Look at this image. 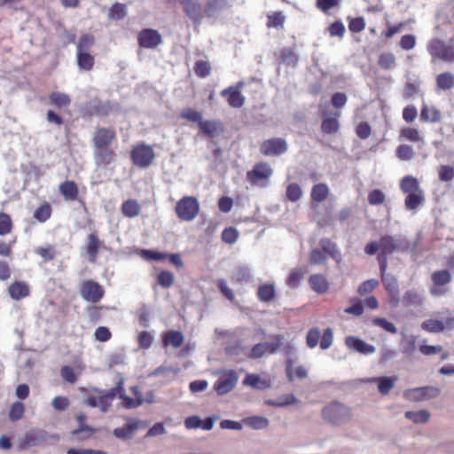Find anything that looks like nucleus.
I'll list each match as a JSON object with an SVG mask.
<instances>
[{"label":"nucleus","instance_id":"f257e3e1","mask_svg":"<svg viewBox=\"0 0 454 454\" xmlns=\"http://www.w3.org/2000/svg\"><path fill=\"white\" fill-rule=\"evenodd\" d=\"M93 157L98 167L113 164L117 153L112 145L117 141V132L113 127H97L92 135Z\"/></svg>","mask_w":454,"mask_h":454},{"label":"nucleus","instance_id":"f03ea898","mask_svg":"<svg viewBox=\"0 0 454 454\" xmlns=\"http://www.w3.org/2000/svg\"><path fill=\"white\" fill-rule=\"evenodd\" d=\"M399 249L400 244L398 240L390 235L381 236L378 242L372 241L364 247V252L368 255H373L380 250V253L377 255L380 271H383L387 269L388 255Z\"/></svg>","mask_w":454,"mask_h":454},{"label":"nucleus","instance_id":"7ed1b4c3","mask_svg":"<svg viewBox=\"0 0 454 454\" xmlns=\"http://www.w3.org/2000/svg\"><path fill=\"white\" fill-rule=\"evenodd\" d=\"M401 191L407 194L404 206L407 210H416L425 201V194L418 179L412 176H405L400 182Z\"/></svg>","mask_w":454,"mask_h":454},{"label":"nucleus","instance_id":"20e7f679","mask_svg":"<svg viewBox=\"0 0 454 454\" xmlns=\"http://www.w3.org/2000/svg\"><path fill=\"white\" fill-rule=\"evenodd\" d=\"M320 248H314L309 254V262L313 265H320L326 262L328 256L336 261L340 260V254L336 243L329 239L320 240Z\"/></svg>","mask_w":454,"mask_h":454},{"label":"nucleus","instance_id":"39448f33","mask_svg":"<svg viewBox=\"0 0 454 454\" xmlns=\"http://www.w3.org/2000/svg\"><path fill=\"white\" fill-rule=\"evenodd\" d=\"M130 160L133 165L140 168L150 167L155 160L153 147L145 143L134 145L130 151Z\"/></svg>","mask_w":454,"mask_h":454},{"label":"nucleus","instance_id":"423d86ee","mask_svg":"<svg viewBox=\"0 0 454 454\" xmlns=\"http://www.w3.org/2000/svg\"><path fill=\"white\" fill-rule=\"evenodd\" d=\"M175 212L181 221H192L200 213L199 200L193 196H184L177 201Z\"/></svg>","mask_w":454,"mask_h":454},{"label":"nucleus","instance_id":"0eeeda50","mask_svg":"<svg viewBox=\"0 0 454 454\" xmlns=\"http://www.w3.org/2000/svg\"><path fill=\"white\" fill-rule=\"evenodd\" d=\"M432 285L429 293L432 296H444L450 291L449 285L452 281V274L448 270H438L431 274Z\"/></svg>","mask_w":454,"mask_h":454},{"label":"nucleus","instance_id":"6e6552de","mask_svg":"<svg viewBox=\"0 0 454 454\" xmlns=\"http://www.w3.org/2000/svg\"><path fill=\"white\" fill-rule=\"evenodd\" d=\"M322 416L325 420L333 425L345 423L351 417L349 409L338 402H333L326 405L322 411Z\"/></svg>","mask_w":454,"mask_h":454},{"label":"nucleus","instance_id":"1a4fd4ad","mask_svg":"<svg viewBox=\"0 0 454 454\" xmlns=\"http://www.w3.org/2000/svg\"><path fill=\"white\" fill-rule=\"evenodd\" d=\"M123 391V382L119 381L116 387L111 388L107 393L100 395H89L85 403L92 408L98 407L102 412H106L112 405L114 397Z\"/></svg>","mask_w":454,"mask_h":454},{"label":"nucleus","instance_id":"9d476101","mask_svg":"<svg viewBox=\"0 0 454 454\" xmlns=\"http://www.w3.org/2000/svg\"><path fill=\"white\" fill-rule=\"evenodd\" d=\"M333 341V333L330 327L326 328L323 334L319 328L312 327L306 335V344L309 348H314L319 344L322 349H327L332 346Z\"/></svg>","mask_w":454,"mask_h":454},{"label":"nucleus","instance_id":"9b49d317","mask_svg":"<svg viewBox=\"0 0 454 454\" xmlns=\"http://www.w3.org/2000/svg\"><path fill=\"white\" fill-rule=\"evenodd\" d=\"M82 298L90 303L99 302L105 295L104 287L93 279H85L79 285Z\"/></svg>","mask_w":454,"mask_h":454},{"label":"nucleus","instance_id":"f8f14e48","mask_svg":"<svg viewBox=\"0 0 454 454\" xmlns=\"http://www.w3.org/2000/svg\"><path fill=\"white\" fill-rule=\"evenodd\" d=\"M427 50L433 59L449 63L454 62V46L451 44L434 38L429 42Z\"/></svg>","mask_w":454,"mask_h":454},{"label":"nucleus","instance_id":"ddd939ff","mask_svg":"<svg viewBox=\"0 0 454 454\" xmlns=\"http://www.w3.org/2000/svg\"><path fill=\"white\" fill-rule=\"evenodd\" d=\"M272 174L273 169L270 165L265 161H260L247 172V179L252 185H258L261 182H267Z\"/></svg>","mask_w":454,"mask_h":454},{"label":"nucleus","instance_id":"4468645a","mask_svg":"<svg viewBox=\"0 0 454 454\" xmlns=\"http://www.w3.org/2000/svg\"><path fill=\"white\" fill-rule=\"evenodd\" d=\"M380 277L385 289L387 293L391 307L396 308L400 303V292L397 278L387 273V270L380 271Z\"/></svg>","mask_w":454,"mask_h":454},{"label":"nucleus","instance_id":"2eb2a0df","mask_svg":"<svg viewBox=\"0 0 454 454\" xmlns=\"http://www.w3.org/2000/svg\"><path fill=\"white\" fill-rule=\"evenodd\" d=\"M238 380L239 376L235 371L225 370L214 384V389L219 395H225L235 387Z\"/></svg>","mask_w":454,"mask_h":454},{"label":"nucleus","instance_id":"dca6fc26","mask_svg":"<svg viewBox=\"0 0 454 454\" xmlns=\"http://www.w3.org/2000/svg\"><path fill=\"white\" fill-rule=\"evenodd\" d=\"M260 151L264 156H278L287 151V144L280 137L270 138L260 145Z\"/></svg>","mask_w":454,"mask_h":454},{"label":"nucleus","instance_id":"f3484780","mask_svg":"<svg viewBox=\"0 0 454 454\" xmlns=\"http://www.w3.org/2000/svg\"><path fill=\"white\" fill-rule=\"evenodd\" d=\"M243 85V82H239L235 86H230L221 91V96L226 98L231 107L240 108L244 106L246 98L240 91Z\"/></svg>","mask_w":454,"mask_h":454},{"label":"nucleus","instance_id":"a211bd4d","mask_svg":"<svg viewBox=\"0 0 454 454\" xmlns=\"http://www.w3.org/2000/svg\"><path fill=\"white\" fill-rule=\"evenodd\" d=\"M139 47L154 49L162 43L160 34L153 28H144L137 35Z\"/></svg>","mask_w":454,"mask_h":454},{"label":"nucleus","instance_id":"6ab92c4d","mask_svg":"<svg viewBox=\"0 0 454 454\" xmlns=\"http://www.w3.org/2000/svg\"><path fill=\"white\" fill-rule=\"evenodd\" d=\"M48 434L46 431L42 429H31L27 432L20 440V447L21 450H28L46 442Z\"/></svg>","mask_w":454,"mask_h":454},{"label":"nucleus","instance_id":"aec40b11","mask_svg":"<svg viewBox=\"0 0 454 454\" xmlns=\"http://www.w3.org/2000/svg\"><path fill=\"white\" fill-rule=\"evenodd\" d=\"M281 345L280 339L276 337V341L273 342H262L254 345L248 356L250 358H260L265 354H273L275 353Z\"/></svg>","mask_w":454,"mask_h":454},{"label":"nucleus","instance_id":"412c9836","mask_svg":"<svg viewBox=\"0 0 454 454\" xmlns=\"http://www.w3.org/2000/svg\"><path fill=\"white\" fill-rule=\"evenodd\" d=\"M184 13L194 22H200L204 17L201 4L195 0H178Z\"/></svg>","mask_w":454,"mask_h":454},{"label":"nucleus","instance_id":"4be33fe9","mask_svg":"<svg viewBox=\"0 0 454 454\" xmlns=\"http://www.w3.org/2000/svg\"><path fill=\"white\" fill-rule=\"evenodd\" d=\"M437 394V388L432 387H422L406 390L404 392V396L408 400L419 402L429 399Z\"/></svg>","mask_w":454,"mask_h":454},{"label":"nucleus","instance_id":"5701e85b","mask_svg":"<svg viewBox=\"0 0 454 454\" xmlns=\"http://www.w3.org/2000/svg\"><path fill=\"white\" fill-rule=\"evenodd\" d=\"M8 294L14 301H20L30 295V286L26 281L16 280L7 289Z\"/></svg>","mask_w":454,"mask_h":454},{"label":"nucleus","instance_id":"b1692460","mask_svg":"<svg viewBox=\"0 0 454 454\" xmlns=\"http://www.w3.org/2000/svg\"><path fill=\"white\" fill-rule=\"evenodd\" d=\"M345 345L348 348L364 355H369L375 351L374 346L366 343L356 336H347L345 338Z\"/></svg>","mask_w":454,"mask_h":454},{"label":"nucleus","instance_id":"393cba45","mask_svg":"<svg viewBox=\"0 0 454 454\" xmlns=\"http://www.w3.org/2000/svg\"><path fill=\"white\" fill-rule=\"evenodd\" d=\"M114 106L110 101L95 100L87 108L90 116L106 117L113 111Z\"/></svg>","mask_w":454,"mask_h":454},{"label":"nucleus","instance_id":"a878e982","mask_svg":"<svg viewBox=\"0 0 454 454\" xmlns=\"http://www.w3.org/2000/svg\"><path fill=\"white\" fill-rule=\"evenodd\" d=\"M103 245V242L99 239L96 233H90L88 235V241L85 246V251L88 254L89 261L91 263H95L98 259L99 250Z\"/></svg>","mask_w":454,"mask_h":454},{"label":"nucleus","instance_id":"bb28decb","mask_svg":"<svg viewBox=\"0 0 454 454\" xmlns=\"http://www.w3.org/2000/svg\"><path fill=\"white\" fill-rule=\"evenodd\" d=\"M162 345L165 348L169 346L178 348H180L184 341V334L180 331L176 330H168L162 333Z\"/></svg>","mask_w":454,"mask_h":454},{"label":"nucleus","instance_id":"cd10ccee","mask_svg":"<svg viewBox=\"0 0 454 454\" xmlns=\"http://www.w3.org/2000/svg\"><path fill=\"white\" fill-rule=\"evenodd\" d=\"M198 127L203 135L210 138L223 132V124L219 121L202 120Z\"/></svg>","mask_w":454,"mask_h":454},{"label":"nucleus","instance_id":"c85d7f7f","mask_svg":"<svg viewBox=\"0 0 454 454\" xmlns=\"http://www.w3.org/2000/svg\"><path fill=\"white\" fill-rule=\"evenodd\" d=\"M59 192L66 200L74 201L79 195V188L74 181L66 180L59 186Z\"/></svg>","mask_w":454,"mask_h":454},{"label":"nucleus","instance_id":"c756f323","mask_svg":"<svg viewBox=\"0 0 454 454\" xmlns=\"http://www.w3.org/2000/svg\"><path fill=\"white\" fill-rule=\"evenodd\" d=\"M310 288L318 294H324L329 290V282L322 274H312L309 278Z\"/></svg>","mask_w":454,"mask_h":454},{"label":"nucleus","instance_id":"7c9ffc66","mask_svg":"<svg viewBox=\"0 0 454 454\" xmlns=\"http://www.w3.org/2000/svg\"><path fill=\"white\" fill-rule=\"evenodd\" d=\"M48 98L50 105L59 110L68 108L72 102L68 94L59 91H53L50 93Z\"/></svg>","mask_w":454,"mask_h":454},{"label":"nucleus","instance_id":"2f4dec72","mask_svg":"<svg viewBox=\"0 0 454 454\" xmlns=\"http://www.w3.org/2000/svg\"><path fill=\"white\" fill-rule=\"evenodd\" d=\"M420 120L425 122H439L442 120V113L435 106L423 104L420 110Z\"/></svg>","mask_w":454,"mask_h":454},{"label":"nucleus","instance_id":"473e14b6","mask_svg":"<svg viewBox=\"0 0 454 454\" xmlns=\"http://www.w3.org/2000/svg\"><path fill=\"white\" fill-rule=\"evenodd\" d=\"M140 421L137 419H129L122 427L114 430V435L120 439H127L131 437L133 433L138 428Z\"/></svg>","mask_w":454,"mask_h":454},{"label":"nucleus","instance_id":"72a5a7b5","mask_svg":"<svg viewBox=\"0 0 454 454\" xmlns=\"http://www.w3.org/2000/svg\"><path fill=\"white\" fill-rule=\"evenodd\" d=\"M257 298L262 302L273 301L276 298V287L273 283H263L257 288Z\"/></svg>","mask_w":454,"mask_h":454},{"label":"nucleus","instance_id":"f704fd0d","mask_svg":"<svg viewBox=\"0 0 454 454\" xmlns=\"http://www.w3.org/2000/svg\"><path fill=\"white\" fill-rule=\"evenodd\" d=\"M86 419H87V416L83 412H80L76 416V419L78 421L79 427L77 429H74L72 431L73 436L77 437L78 439H85V438L89 437L90 435H91V434L93 433V429L90 427L85 425Z\"/></svg>","mask_w":454,"mask_h":454},{"label":"nucleus","instance_id":"c9c22d12","mask_svg":"<svg viewBox=\"0 0 454 454\" xmlns=\"http://www.w3.org/2000/svg\"><path fill=\"white\" fill-rule=\"evenodd\" d=\"M76 62L81 70L90 71L94 67L95 59L87 51H76Z\"/></svg>","mask_w":454,"mask_h":454},{"label":"nucleus","instance_id":"e433bc0d","mask_svg":"<svg viewBox=\"0 0 454 454\" xmlns=\"http://www.w3.org/2000/svg\"><path fill=\"white\" fill-rule=\"evenodd\" d=\"M243 384L254 388L265 389L270 387V380L268 379H261L258 374L248 373L244 379Z\"/></svg>","mask_w":454,"mask_h":454},{"label":"nucleus","instance_id":"4c0bfd02","mask_svg":"<svg viewBox=\"0 0 454 454\" xmlns=\"http://www.w3.org/2000/svg\"><path fill=\"white\" fill-rule=\"evenodd\" d=\"M330 193V190L326 184L319 183L315 184L310 192L311 202L320 203L324 201Z\"/></svg>","mask_w":454,"mask_h":454},{"label":"nucleus","instance_id":"58836bf2","mask_svg":"<svg viewBox=\"0 0 454 454\" xmlns=\"http://www.w3.org/2000/svg\"><path fill=\"white\" fill-rule=\"evenodd\" d=\"M52 215V207L48 201H43L40 204V206L35 210L33 214V217L38 223H45L47 222Z\"/></svg>","mask_w":454,"mask_h":454},{"label":"nucleus","instance_id":"ea45409f","mask_svg":"<svg viewBox=\"0 0 454 454\" xmlns=\"http://www.w3.org/2000/svg\"><path fill=\"white\" fill-rule=\"evenodd\" d=\"M141 207L139 203L133 199L125 200L121 205V213L124 216L133 218L139 215Z\"/></svg>","mask_w":454,"mask_h":454},{"label":"nucleus","instance_id":"a19ab883","mask_svg":"<svg viewBox=\"0 0 454 454\" xmlns=\"http://www.w3.org/2000/svg\"><path fill=\"white\" fill-rule=\"evenodd\" d=\"M286 22V16L283 12H273L267 15L266 26L268 28H280L284 27Z\"/></svg>","mask_w":454,"mask_h":454},{"label":"nucleus","instance_id":"79ce46f5","mask_svg":"<svg viewBox=\"0 0 454 454\" xmlns=\"http://www.w3.org/2000/svg\"><path fill=\"white\" fill-rule=\"evenodd\" d=\"M133 392L136 395V399H133V398L122 394V391L118 394L120 398L122 400V406L126 409L137 408V407L140 406L144 402L142 395L137 392V387L133 388Z\"/></svg>","mask_w":454,"mask_h":454},{"label":"nucleus","instance_id":"37998d69","mask_svg":"<svg viewBox=\"0 0 454 454\" xmlns=\"http://www.w3.org/2000/svg\"><path fill=\"white\" fill-rule=\"evenodd\" d=\"M400 139H405L410 142L418 143L423 141L419 130L413 127H403L400 130Z\"/></svg>","mask_w":454,"mask_h":454},{"label":"nucleus","instance_id":"c03bdc74","mask_svg":"<svg viewBox=\"0 0 454 454\" xmlns=\"http://www.w3.org/2000/svg\"><path fill=\"white\" fill-rule=\"evenodd\" d=\"M340 113H336L334 117L325 118L322 121L321 129L325 134H335L340 129L338 117Z\"/></svg>","mask_w":454,"mask_h":454},{"label":"nucleus","instance_id":"a18cd8bd","mask_svg":"<svg viewBox=\"0 0 454 454\" xmlns=\"http://www.w3.org/2000/svg\"><path fill=\"white\" fill-rule=\"evenodd\" d=\"M436 86L440 90H448L454 87V74L444 72L437 75Z\"/></svg>","mask_w":454,"mask_h":454},{"label":"nucleus","instance_id":"49530a36","mask_svg":"<svg viewBox=\"0 0 454 454\" xmlns=\"http://www.w3.org/2000/svg\"><path fill=\"white\" fill-rule=\"evenodd\" d=\"M445 326H448L446 322L444 323L439 319H428L421 325V328L428 333H441L444 330Z\"/></svg>","mask_w":454,"mask_h":454},{"label":"nucleus","instance_id":"de8ad7c7","mask_svg":"<svg viewBox=\"0 0 454 454\" xmlns=\"http://www.w3.org/2000/svg\"><path fill=\"white\" fill-rule=\"evenodd\" d=\"M106 309L105 306H98L94 303L92 305L87 306L85 309L87 317L89 321L92 324L98 323L102 317V310Z\"/></svg>","mask_w":454,"mask_h":454},{"label":"nucleus","instance_id":"09e8293b","mask_svg":"<svg viewBox=\"0 0 454 454\" xmlns=\"http://www.w3.org/2000/svg\"><path fill=\"white\" fill-rule=\"evenodd\" d=\"M245 425L253 429H263L269 426V420L262 416H251L243 420Z\"/></svg>","mask_w":454,"mask_h":454},{"label":"nucleus","instance_id":"8fccbe9b","mask_svg":"<svg viewBox=\"0 0 454 454\" xmlns=\"http://www.w3.org/2000/svg\"><path fill=\"white\" fill-rule=\"evenodd\" d=\"M405 417L416 424L427 423L430 419V413L426 410L418 411H408L405 412Z\"/></svg>","mask_w":454,"mask_h":454},{"label":"nucleus","instance_id":"3c124183","mask_svg":"<svg viewBox=\"0 0 454 454\" xmlns=\"http://www.w3.org/2000/svg\"><path fill=\"white\" fill-rule=\"evenodd\" d=\"M304 275L305 270L302 268L294 269L286 278V285L292 288L297 287Z\"/></svg>","mask_w":454,"mask_h":454},{"label":"nucleus","instance_id":"603ef678","mask_svg":"<svg viewBox=\"0 0 454 454\" xmlns=\"http://www.w3.org/2000/svg\"><path fill=\"white\" fill-rule=\"evenodd\" d=\"M180 117L191 122H196L198 125L203 120L202 114L191 107L184 108L180 113Z\"/></svg>","mask_w":454,"mask_h":454},{"label":"nucleus","instance_id":"864d4df0","mask_svg":"<svg viewBox=\"0 0 454 454\" xmlns=\"http://www.w3.org/2000/svg\"><path fill=\"white\" fill-rule=\"evenodd\" d=\"M35 254L40 255L44 262L52 261L55 259L57 255V251L55 247L52 245H48L46 247H38L35 250Z\"/></svg>","mask_w":454,"mask_h":454},{"label":"nucleus","instance_id":"5fc2aeb1","mask_svg":"<svg viewBox=\"0 0 454 454\" xmlns=\"http://www.w3.org/2000/svg\"><path fill=\"white\" fill-rule=\"evenodd\" d=\"M378 382V390L382 395H387L395 387V379L389 377H380L374 379Z\"/></svg>","mask_w":454,"mask_h":454},{"label":"nucleus","instance_id":"6e6d98bb","mask_svg":"<svg viewBox=\"0 0 454 454\" xmlns=\"http://www.w3.org/2000/svg\"><path fill=\"white\" fill-rule=\"evenodd\" d=\"M193 70L198 77L205 78L210 74L212 67L208 61L198 60L194 64Z\"/></svg>","mask_w":454,"mask_h":454},{"label":"nucleus","instance_id":"4d7b16f0","mask_svg":"<svg viewBox=\"0 0 454 454\" xmlns=\"http://www.w3.org/2000/svg\"><path fill=\"white\" fill-rule=\"evenodd\" d=\"M13 229V223L11 216L4 212H0V236L10 234Z\"/></svg>","mask_w":454,"mask_h":454},{"label":"nucleus","instance_id":"13d9d810","mask_svg":"<svg viewBox=\"0 0 454 454\" xmlns=\"http://www.w3.org/2000/svg\"><path fill=\"white\" fill-rule=\"evenodd\" d=\"M395 155L400 160H410L414 157L415 152L411 145L403 144L397 146Z\"/></svg>","mask_w":454,"mask_h":454},{"label":"nucleus","instance_id":"bf43d9fd","mask_svg":"<svg viewBox=\"0 0 454 454\" xmlns=\"http://www.w3.org/2000/svg\"><path fill=\"white\" fill-rule=\"evenodd\" d=\"M95 44V37L91 34H83L79 38L77 51H87Z\"/></svg>","mask_w":454,"mask_h":454},{"label":"nucleus","instance_id":"052dcab7","mask_svg":"<svg viewBox=\"0 0 454 454\" xmlns=\"http://www.w3.org/2000/svg\"><path fill=\"white\" fill-rule=\"evenodd\" d=\"M157 283L163 288H169L175 281L174 274L169 270H161L157 275Z\"/></svg>","mask_w":454,"mask_h":454},{"label":"nucleus","instance_id":"680f3d73","mask_svg":"<svg viewBox=\"0 0 454 454\" xmlns=\"http://www.w3.org/2000/svg\"><path fill=\"white\" fill-rule=\"evenodd\" d=\"M25 413V405L21 402H15L12 404L9 411V419L11 421L20 420Z\"/></svg>","mask_w":454,"mask_h":454},{"label":"nucleus","instance_id":"e2e57ef3","mask_svg":"<svg viewBox=\"0 0 454 454\" xmlns=\"http://www.w3.org/2000/svg\"><path fill=\"white\" fill-rule=\"evenodd\" d=\"M286 374L290 381H294V377H296L299 380H303L308 376L306 368L301 365L296 367L295 369H293L292 365L288 364L286 367Z\"/></svg>","mask_w":454,"mask_h":454},{"label":"nucleus","instance_id":"0e129e2a","mask_svg":"<svg viewBox=\"0 0 454 454\" xmlns=\"http://www.w3.org/2000/svg\"><path fill=\"white\" fill-rule=\"evenodd\" d=\"M126 15V6L121 3H115L112 5L109 10L108 17L111 20H119L125 17Z\"/></svg>","mask_w":454,"mask_h":454},{"label":"nucleus","instance_id":"69168bd1","mask_svg":"<svg viewBox=\"0 0 454 454\" xmlns=\"http://www.w3.org/2000/svg\"><path fill=\"white\" fill-rule=\"evenodd\" d=\"M395 63V56L390 52H384L379 56L378 65L382 69H391Z\"/></svg>","mask_w":454,"mask_h":454},{"label":"nucleus","instance_id":"338daca9","mask_svg":"<svg viewBox=\"0 0 454 454\" xmlns=\"http://www.w3.org/2000/svg\"><path fill=\"white\" fill-rule=\"evenodd\" d=\"M420 294L414 290H408L403 296V302L405 306L419 305L421 303Z\"/></svg>","mask_w":454,"mask_h":454},{"label":"nucleus","instance_id":"774afa93","mask_svg":"<svg viewBox=\"0 0 454 454\" xmlns=\"http://www.w3.org/2000/svg\"><path fill=\"white\" fill-rule=\"evenodd\" d=\"M438 177L442 182H450L454 179V168L450 165H441L438 168Z\"/></svg>","mask_w":454,"mask_h":454}]
</instances>
